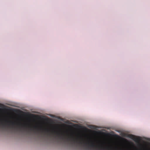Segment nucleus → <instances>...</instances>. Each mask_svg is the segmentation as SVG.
Segmentation results:
<instances>
[{"label":"nucleus","instance_id":"nucleus-3","mask_svg":"<svg viewBox=\"0 0 150 150\" xmlns=\"http://www.w3.org/2000/svg\"><path fill=\"white\" fill-rule=\"evenodd\" d=\"M128 137L136 142L139 141L141 139L140 137H137L132 134L129 135Z\"/></svg>","mask_w":150,"mask_h":150},{"label":"nucleus","instance_id":"nucleus-4","mask_svg":"<svg viewBox=\"0 0 150 150\" xmlns=\"http://www.w3.org/2000/svg\"><path fill=\"white\" fill-rule=\"evenodd\" d=\"M1 125H3V126L4 125V124H3L2 122L1 123Z\"/></svg>","mask_w":150,"mask_h":150},{"label":"nucleus","instance_id":"nucleus-1","mask_svg":"<svg viewBox=\"0 0 150 150\" xmlns=\"http://www.w3.org/2000/svg\"><path fill=\"white\" fill-rule=\"evenodd\" d=\"M6 125H7L8 126L11 125L13 126L16 125H18L20 128H27L28 129L33 131H40L42 132H44L45 133L49 134L50 132V130L47 129H44L41 127L40 128H38L37 126H34L33 127L31 126L30 125L27 126L25 125H23L21 124H16L15 122L7 121L6 120L5 123Z\"/></svg>","mask_w":150,"mask_h":150},{"label":"nucleus","instance_id":"nucleus-2","mask_svg":"<svg viewBox=\"0 0 150 150\" xmlns=\"http://www.w3.org/2000/svg\"><path fill=\"white\" fill-rule=\"evenodd\" d=\"M52 134L55 135L56 137H58L60 139H64L65 138L64 135L59 132L53 131L52 132Z\"/></svg>","mask_w":150,"mask_h":150}]
</instances>
